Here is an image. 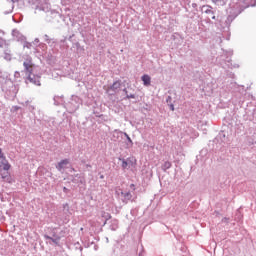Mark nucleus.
<instances>
[{
	"mask_svg": "<svg viewBox=\"0 0 256 256\" xmlns=\"http://www.w3.org/2000/svg\"><path fill=\"white\" fill-rule=\"evenodd\" d=\"M249 6H243L241 3H236L230 8V14L228 15L226 19V25H229L230 23H233V20L237 18L245 9H247Z\"/></svg>",
	"mask_w": 256,
	"mask_h": 256,
	"instance_id": "1",
	"label": "nucleus"
},
{
	"mask_svg": "<svg viewBox=\"0 0 256 256\" xmlns=\"http://www.w3.org/2000/svg\"><path fill=\"white\" fill-rule=\"evenodd\" d=\"M23 67H24L25 73H28V75L33 73V59H31V57L27 58L23 62Z\"/></svg>",
	"mask_w": 256,
	"mask_h": 256,
	"instance_id": "2",
	"label": "nucleus"
},
{
	"mask_svg": "<svg viewBox=\"0 0 256 256\" xmlns=\"http://www.w3.org/2000/svg\"><path fill=\"white\" fill-rule=\"evenodd\" d=\"M40 79H41V76L35 75L33 73H30L27 76V81H29V83H33V85H37L38 87H40V85H41Z\"/></svg>",
	"mask_w": 256,
	"mask_h": 256,
	"instance_id": "3",
	"label": "nucleus"
},
{
	"mask_svg": "<svg viewBox=\"0 0 256 256\" xmlns=\"http://www.w3.org/2000/svg\"><path fill=\"white\" fill-rule=\"evenodd\" d=\"M12 37L15 41H25V36L23 34H21V32H19V30L14 29L12 30Z\"/></svg>",
	"mask_w": 256,
	"mask_h": 256,
	"instance_id": "4",
	"label": "nucleus"
},
{
	"mask_svg": "<svg viewBox=\"0 0 256 256\" xmlns=\"http://www.w3.org/2000/svg\"><path fill=\"white\" fill-rule=\"evenodd\" d=\"M119 161H122V169H129V167H133V160L131 158L126 160L125 158H119Z\"/></svg>",
	"mask_w": 256,
	"mask_h": 256,
	"instance_id": "5",
	"label": "nucleus"
},
{
	"mask_svg": "<svg viewBox=\"0 0 256 256\" xmlns=\"http://www.w3.org/2000/svg\"><path fill=\"white\" fill-rule=\"evenodd\" d=\"M40 11H43L44 13H48V15H57L56 11L51 10V8H49L48 4H44L42 6L39 7Z\"/></svg>",
	"mask_w": 256,
	"mask_h": 256,
	"instance_id": "6",
	"label": "nucleus"
},
{
	"mask_svg": "<svg viewBox=\"0 0 256 256\" xmlns=\"http://www.w3.org/2000/svg\"><path fill=\"white\" fill-rule=\"evenodd\" d=\"M123 135H124V137H126V141L124 142L125 149H131L133 147V140L131 139L129 134H127V132H124Z\"/></svg>",
	"mask_w": 256,
	"mask_h": 256,
	"instance_id": "7",
	"label": "nucleus"
},
{
	"mask_svg": "<svg viewBox=\"0 0 256 256\" xmlns=\"http://www.w3.org/2000/svg\"><path fill=\"white\" fill-rule=\"evenodd\" d=\"M67 165H69V159H63L56 165V169L63 171V169H66Z\"/></svg>",
	"mask_w": 256,
	"mask_h": 256,
	"instance_id": "8",
	"label": "nucleus"
},
{
	"mask_svg": "<svg viewBox=\"0 0 256 256\" xmlns=\"http://www.w3.org/2000/svg\"><path fill=\"white\" fill-rule=\"evenodd\" d=\"M121 89V80L115 81L111 86H110V91H114V93H117Z\"/></svg>",
	"mask_w": 256,
	"mask_h": 256,
	"instance_id": "9",
	"label": "nucleus"
},
{
	"mask_svg": "<svg viewBox=\"0 0 256 256\" xmlns=\"http://www.w3.org/2000/svg\"><path fill=\"white\" fill-rule=\"evenodd\" d=\"M166 103L170 109V111H175V101L173 100V97L167 96Z\"/></svg>",
	"mask_w": 256,
	"mask_h": 256,
	"instance_id": "10",
	"label": "nucleus"
},
{
	"mask_svg": "<svg viewBox=\"0 0 256 256\" xmlns=\"http://www.w3.org/2000/svg\"><path fill=\"white\" fill-rule=\"evenodd\" d=\"M142 81H143V84L146 86V87H149V85H151V76L150 75H147V74H144L142 77H141Z\"/></svg>",
	"mask_w": 256,
	"mask_h": 256,
	"instance_id": "11",
	"label": "nucleus"
},
{
	"mask_svg": "<svg viewBox=\"0 0 256 256\" xmlns=\"http://www.w3.org/2000/svg\"><path fill=\"white\" fill-rule=\"evenodd\" d=\"M121 195L124 197L123 203H129V201H131V199L133 198L131 192H121Z\"/></svg>",
	"mask_w": 256,
	"mask_h": 256,
	"instance_id": "12",
	"label": "nucleus"
},
{
	"mask_svg": "<svg viewBox=\"0 0 256 256\" xmlns=\"http://www.w3.org/2000/svg\"><path fill=\"white\" fill-rule=\"evenodd\" d=\"M44 239L52 241V243H54V245H59V241H61V237L53 238L47 234L44 235Z\"/></svg>",
	"mask_w": 256,
	"mask_h": 256,
	"instance_id": "13",
	"label": "nucleus"
},
{
	"mask_svg": "<svg viewBox=\"0 0 256 256\" xmlns=\"http://www.w3.org/2000/svg\"><path fill=\"white\" fill-rule=\"evenodd\" d=\"M213 7L209 6V5H204L202 6V11H204V13H206V15H215V12L212 11Z\"/></svg>",
	"mask_w": 256,
	"mask_h": 256,
	"instance_id": "14",
	"label": "nucleus"
},
{
	"mask_svg": "<svg viewBox=\"0 0 256 256\" xmlns=\"http://www.w3.org/2000/svg\"><path fill=\"white\" fill-rule=\"evenodd\" d=\"M1 165H3L4 171H9L11 169V164H9V161H7V158H2Z\"/></svg>",
	"mask_w": 256,
	"mask_h": 256,
	"instance_id": "15",
	"label": "nucleus"
},
{
	"mask_svg": "<svg viewBox=\"0 0 256 256\" xmlns=\"http://www.w3.org/2000/svg\"><path fill=\"white\" fill-rule=\"evenodd\" d=\"M123 133H125V132H123L121 130H117V129L114 130L113 135H112L113 140L114 141H119V137H121V135H123Z\"/></svg>",
	"mask_w": 256,
	"mask_h": 256,
	"instance_id": "16",
	"label": "nucleus"
},
{
	"mask_svg": "<svg viewBox=\"0 0 256 256\" xmlns=\"http://www.w3.org/2000/svg\"><path fill=\"white\" fill-rule=\"evenodd\" d=\"M173 166V164L170 161H165L162 165H161V169L162 171H167V169H171V167Z\"/></svg>",
	"mask_w": 256,
	"mask_h": 256,
	"instance_id": "17",
	"label": "nucleus"
},
{
	"mask_svg": "<svg viewBox=\"0 0 256 256\" xmlns=\"http://www.w3.org/2000/svg\"><path fill=\"white\" fill-rule=\"evenodd\" d=\"M118 228H119V221H117L116 219L112 220L110 225L111 231H117Z\"/></svg>",
	"mask_w": 256,
	"mask_h": 256,
	"instance_id": "18",
	"label": "nucleus"
},
{
	"mask_svg": "<svg viewBox=\"0 0 256 256\" xmlns=\"http://www.w3.org/2000/svg\"><path fill=\"white\" fill-rule=\"evenodd\" d=\"M218 7H223L227 5L228 0H212Z\"/></svg>",
	"mask_w": 256,
	"mask_h": 256,
	"instance_id": "19",
	"label": "nucleus"
},
{
	"mask_svg": "<svg viewBox=\"0 0 256 256\" xmlns=\"http://www.w3.org/2000/svg\"><path fill=\"white\" fill-rule=\"evenodd\" d=\"M101 217L103 219H105L106 221H109V219H111V214L109 212L102 211L101 212Z\"/></svg>",
	"mask_w": 256,
	"mask_h": 256,
	"instance_id": "20",
	"label": "nucleus"
},
{
	"mask_svg": "<svg viewBox=\"0 0 256 256\" xmlns=\"http://www.w3.org/2000/svg\"><path fill=\"white\" fill-rule=\"evenodd\" d=\"M57 15H49V13H46V21L51 22L53 19H55Z\"/></svg>",
	"mask_w": 256,
	"mask_h": 256,
	"instance_id": "21",
	"label": "nucleus"
},
{
	"mask_svg": "<svg viewBox=\"0 0 256 256\" xmlns=\"http://www.w3.org/2000/svg\"><path fill=\"white\" fill-rule=\"evenodd\" d=\"M23 47L26 48V49H31V47H33V44L30 43V42L25 41Z\"/></svg>",
	"mask_w": 256,
	"mask_h": 256,
	"instance_id": "22",
	"label": "nucleus"
},
{
	"mask_svg": "<svg viewBox=\"0 0 256 256\" xmlns=\"http://www.w3.org/2000/svg\"><path fill=\"white\" fill-rule=\"evenodd\" d=\"M4 59L6 61H11V54L7 53V52H4Z\"/></svg>",
	"mask_w": 256,
	"mask_h": 256,
	"instance_id": "23",
	"label": "nucleus"
},
{
	"mask_svg": "<svg viewBox=\"0 0 256 256\" xmlns=\"http://www.w3.org/2000/svg\"><path fill=\"white\" fill-rule=\"evenodd\" d=\"M5 43H7V42L5 41V39H3V38L0 37V48H1V49H3V47H5Z\"/></svg>",
	"mask_w": 256,
	"mask_h": 256,
	"instance_id": "24",
	"label": "nucleus"
},
{
	"mask_svg": "<svg viewBox=\"0 0 256 256\" xmlns=\"http://www.w3.org/2000/svg\"><path fill=\"white\" fill-rule=\"evenodd\" d=\"M218 137H219V139H221V141H222L223 143H225V133H224V132L220 133V134L218 135Z\"/></svg>",
	"mask_w": 256,
	"mask_h": 256,
	"instance_id": "25",
	"label": "nucleus"
},
{
	"mask_svg": "<svg viewBox=\"0 0 256 256\" xmlns=\"http://www.w3.org/2000/svg\"><path fill=\"white\" fill-rule=\"evenodd\" d=\"M137 96L135 94H127L124 99H135Z\"/></svg>",
	"mask_w": 256,
	"mask_h": 256,
	"instance_id": "26",
	"label": "nucleus"
},
{
	"mask_svg": "<svg viewBox=\"0 0 256 256\" xmlns=\"http://www.w3.org/2000/svg\"><path fill=\"white\" fill-rule=\"evenodd\" d=\"M52 237L53 239H57V237H61L60 235H57V232H55V228L52 230Z\"/></svg>",
	"mask_w": 256,
	"mask_h": 256,
	"instance_id": "27",
	"label": "nucleus"
},
{
	"mask_svg": "<svg viewBox=\"0 0 256 256\" xmlns=\"http://www.w3.org/2000/svg\"><path fill=\"white\" fill-rule=\"evenodd\" d=\"M44 40L46 43H51V39H49V35H44Z\"/></svg>",
	"mask_w": 256,
	"mask_h": 256,
	"instance_id": "28",
	"label": "nucleus"
},
{
	"mask_svg": "<svg viewBox=\"0 0 256 256\" xmlns=\"http://www.w3.org/2000/svg\"><path fill=\"white\" fill-rule=\"evenodd\" d=\"M0 159H5V154H3V150L0 148Z\"/></svg>",
	"mask_w": 256,
	"mask_h": 256,
	"instance_id": "29",
	"label": "nucleus"
},
{
	"mask_svg": "<svg viewBox=\"0 0 256 256\" xmlns=\"http://www.w3.org/2000/svg\"><path fill=\"white\" fill-rule=\"evenodd\" d=\"M57 99H59V96H54V105H59V102H57Z\"/></svg>",
	"mask_w": 256,
	"mask_h": 256,
	"instance_id": "30",
	"label": "nucleus"
},
{
	"mask_svg": "<svg viewBox=\"0 0 256 256\" xmlns=\"http://www.w3.org/2000/svg\"><path fill=\"white\" fill-rule=\"evenodd\" d=\"M63 193H69V188L63 187Z\"/></svg>",
	"mask_w": 256,
	"mask_h": 256,
	"instance_id": "31",
	"label": "nucleus"
},
{
	"mask_svg": "<svg viewBox=\"0 0 256 256\" xmlns=\"http://www.w3.org/2000/svg\"><path fill=\"white\" fill-rule=\"evenodd\" d=\"M123 92L125 93L126 97H127V95H129V91H127V88H124Z\"/></svg>",
	"mask_w": 256,
	"mask_h": 256,
	"instance_id": "32",
	"label": "nucleus"
},
{
	"mask_svg": "<svg viewBox=\"0 0 256 256\" xmlns=\"http://www.w3.org/2000/svg\"><path fill=\"white\" fill-rule=\"evenodd\" d=\"M192 7L197 11V3H192Z\"/></svg>",
	"mask_w": 256,
	"mask_h": 256,
	"instance_id": "33",
	"label": "nucleus"
},
{
	"mask_svg": "<svg viewBox=\"0 0 256 256\" xmlns=\"http://www.w3.org/2000/svg\"><path fill=\"white\" fill-rule=\"evenodd\" d=\"M130 189H132L133 191H135V184H131V185H130Z\"/></svg>",
	"mask_w": 256,
	"mask_h": 256,
	"instance_id": "34",
	"label": "nucleus"
},
{
	"mask_svg": "<svg viewBox=\"0 0 256 256\" xmlns=\"http://www.w3.org/2000/svg\"><path fill=\"white\" fill-rule=\"evenodd\" d=\"M19 109H21V107H19V106L14 107V111H18Z\"/></svg>",
	"mask_w": 256,
	"mask_h": 256,
	"instance_id": "35",
	"label": "nucleus"
},
{
	"mask_svg": "<svg viewBox=\"0 0 256 256\" xmlns=\"http://www.w3.org/2000/svg\"><path fill=\"white\" fill-rule=\"evenodd\" d=\"M72 183H79V181L76 178H74L72 179Z\"/></svg>",
	"mask_w": 256,
	"mask_h": 256,
	"instance_id": "36",
	"label": "nucleus"
},
{
	"mask_svg": "<svg viewBox=\"0 0 256 256\" xmlns=\"http://www.w3.org/2000/svg\"><path fill=\"white\" fill-rule=\"evenodd\" d=\"M20 73L18 71L15 72L14 76L19 77Z\"/></svg>",
	"mask_w": 256,
	"mask_h": 256,
	"instance_id": "37",
	"label": "nucleus"
},
{
	"mask_svg": "<svg viewBox=\"0 0 256 256\" xmlns=\"http://www.w3.org/2000/svg\"><path fill=\"white\" fill-rule=\"evenodd\" d=\"M210 15H212L211 19H213L214 21H215V19H217V17H215V15H213V14H210Z\"/></svg>",
	"mask_w": 256,
	"mask_h": 256,
	"instance_id": "38",
	"label": "nucleus"
},
{
	"mask_svg": "<svg viewBox=\"0 0 256 256\" xmlns=\"http://www.w3.org/2000/svg\"><path fill=\"white\" fill-rule=\"evenodd\" d=\"M64 209H69V204H65Z\"/></svg>",
	"mask_w": 256,
	"mask_h": 256,
	"instance_id": "39",
	"label": "nucleus"
},
{
	"mask_svg": "<svg viewBox=\"0 0 256 256\" xmlns=\"http://www.w3.org/2000/svg\"><path fill=\"white\" fill-rule=\"evenodd\" d=\"M33 109H35V107L29 106V110H30V111H33Z\"/></svg>",
	"mask_w": 256,
	"mask_h": 256,
	"instance_id": "40",
	"label": "nucleus"
},
{
	"mask_svg": "<svg viewBox=\"0 0 256 256\" xmlns=\"http://www.w3.org/2000/svg\"><path fill=\"white\" fill-rule=\"evenodd\" d=\"M84 182H85V181H84L83 179H80V180H79V183H81V185H83Z\"/></svg>",
	"mask_w": 256,
	"mask_h": 256,
	"instance_id": "41",
	"label": "nucleus"
},
{
	"mask_svg": "<svg viewBox=\"0 0 256 256\" xmlns=\"http://www.w3.org/2000/svg\"><path fill=\"white\" fill-rule=\"evenodd\" d=\"M12 3H18L19 0H11Z\"/></svg>",
	"mask_w": 256,
	"mask_h": 256,
	"instance_id": "42",
	"label": "nucleus"
},
{
	"mask_svg": "<svg viewBox=\"0 0 256 256\" xmlns=\"http://www.w3.org/2000/svg\"><path fill=\"white\" fill-rule=\"evenodd\" d=\"M34 43H39V39L36 38V39L34 40Z\"/></svg>",
	"mask_w": 256,
	"mask_h": 256,
	"instance_id": "43",
	"label": "nucleus"
},
{
	"mask_svg": "<svg viewBox=\"0 0 256 256\" xmlns=\"http://www.w3.org/2000/svg\"><path fill=\"white\" fill-rule=\"evenodd\" d=\"M100 179H105V176L104 175H100Z\"/></svg>",
	"mask_w": 256,
	"mask_h": 256,
	"instance_id": "44",
	"label": "nucleus"
},
{
	"mask_svg": "<svg viewBox=\"0 0 256 256\" xmlns=\"http://www.w3.org/2000/svg\"><path fill=\"white\" fill-rule=\"evenodd\" d=\"M108 220H105L104 223H103V227H105L106 223H107Z\"/></svg>",
	"mask_w": 256,
	"mask_h": 256,
	"instance_id": "45",
	"label": "nucleus"
},
{
	"mask_svg": "<svg viewBox=\"0 0 256 256\" xmlns=\"http://www.w3.org/2000/svg\"><path fill=\"white\" fill-rule=\"evenodd\" d=\"M75 177H78V179H81V177L79 176V174H76Z\"/></svg>",
	"mask_w": 256,
	"mask_h": 256,
	"instance_id": "46",
	"label": "nucleus"
},
{
	"mask_svg": "<svg viewBox=\"0 0 256 256\" xmlns=\"http://www.w3.org/2000/svg\"><path fill=\"white\" fill-rule=\"evenodd\" d=\"M72 39H73V36H70V37H69V41H71Z\"/></svg>",
	"mask_w": 256,
	"mask_h": 256,
	"instance_id": "47",
	"label": "nucleus"
},
{
	"mask_svg": "<svg viewBox=\"0 0 256 256\" xmlns=\"http://www.w3.org/2000/svg\"><path fill=\"white\" fill-rule=\"evenodd\" d=\"M25 105H29V101H26V102H25Z\"/></svg>",
	"mask_w": 256,
	"mask_h": 256,
	"instance_id": "48",
	"label": "nucleus"
},
{
	"mask_svg": "<svg viewBox=\"0 0 256 256\" xmlns=\"http://www.w3.org/2000/svg\"><path fill=\"white\" fill-rule=\"evenodd\" d=\"M253 117L256 118V112H254Z\"/></svg>",
	"mask_w": 256,
	"mask_h": 256,
	"instance_id": "49",
	"label": "nucleus"
},
{
	"mask_svg": "<svg viewBox=\"0 0 256 256\" xmlns=\"http://www.w3.org/2000/svg\"><path fill=\"white\" fill-rule=\"evenodd\" d=\"M80 251H83V247L80 246Z\"/></svg>",
	"mask_w": 256,
	"mask_h": 256,
	"instance_id": "50",
	"label": "nucleus"
},
{
	"mask_svg": "<svg viewBox=\"0 0 256 256\" xmlns=\"http://www.w3.org/2000/svg\"><path fill=\"white\" fill-rule=\"evenodd\" d=\"M76 47H79V43L76 44Z\"/></svg>",
	"mask_w": 256,
	"mask_h": 256,
	"instance_id": "51",
	"label": "nucleus"
},
{
	"mask_svg": "<svg viewBox=\"0 0 256 256\" xmlns=\"http://www.w3.org/2000/svg\"><path fill=\"white\" fill-rule=\"evenodd\" d=\"M60 235H63V231L60 232Z\"/></svg>",
	"mask_w": 256,
	"mask_h": 256,
	"instance_id": "52",
	"label": "nucleus"
},
{
	"mask_svg": "<svg viewBox=\"0 0 256 256\" xmlns=\"http://www.w3.org/2000/svg\"><path fill=\"white\" fill-rule=\"evenodd\" d=\"M138 256H143V254L140 253Z\"/></svg>",
	"mask_w": 256,
	"mask_h": 256,
	"instance_id": "53",
	"label": "nucleus"
}]
</instances>
